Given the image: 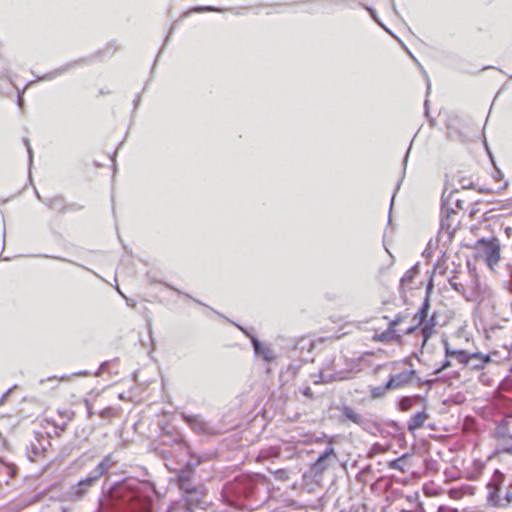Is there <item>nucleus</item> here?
I'll return each mask as SVG.
<instances>
[{"instance_id": "14", "label": "nucleus", "mask_w": 512, "mask_h": 512, "mask_svg": "<svg viewBox=\"0 0 512 512\" xmlns=\"http://www.w3.org/2000/svg\"><path fill=\"white\" fill-rule=\"evenodd\" d=\"M449 496L452 498V499H455V500H459L462 498L463 496V492L459 489H451L449 491Z\"/></svg>"}, {"instance_id": "8", "label": "nucleus", "mask_w": 512, "mask_h": 512, "mask_svg": "<svg viewBox=\"0 0 512 512\" xmlns=\"http://www.w3.org/2000/svg\"><path fill=\"white\" fill-rule=\"evenodd\" d=\"M98 479V476L85 478L75 486L72 487L71 494L73 499H79L83 497L88 489L94 484V482Z\"/></svg>"}, {"instance_id": "11", "label": "nucleus", "mask_w": 512, "mask_h": 512, "mask_svg": "<svg viewBox=\"0 0 512 512\" xmlns=\"http://www.w3.org/2000/svg\"><path fill=\"white\" fill-rule=\"evenodd\" d=\"M343 415L354 423H360L362 416L349 407L343 409Z\"/></svg>"}, {"instance_id": "16", "label": "nucleus", "mask_w": 512, "mask_h": 512, "mask_svg": "<svg viewBox=\"0 0 512 512\" xmlns=\"http://www.w3.org/2000/svg\"><path fill=\"white\" fill-rule=\"evenodd\" d=\"M193 11L201 13V12L217 11V10L215 8H213V7H196V8L193 9Z\"/></svg>"}, {"instance_id": "10", "label": "nucleus", "mask_w": 512, "mask_h": 512, "mask_svg": "<svg viewBox=\"0 0 512 512\" xmlns=\"http://www.w3.org/2000/svg\"><path fill=\"white\" fill-rule=\"evenodd\" d=\"M416 401L415 397H403L399 402V410L402 412L409 411Z\"/></svg>"}, {"instance_id": "20", "label": "nucleus", "mask_w": 512, "mask_h": 512, "mask_svg": "<svg viewBox=\"0 0 512 512\" xmlns=\"http://www.w3.org/2000/svg\"><path fill=\"white\" fill-rule=\"evenodd\" d=\"M398 461H399V460H394V461H392V462L389 464V466H390L391 468L398 469V468H399V466H398Z\"/></svg>"}, {"instance_id": "2", "label": "nucleus", "mask_w": 512, "mask_h": 512, "mask_svg": "<svg viewBox=\"0 0 512 512\" xmlns=\"http://www.w3.org/2000/svg\"><path fill=\"white\" fill-rule=\"evenodd\" d=\"M487 500L493 506L505 507L512 502L510 485H505V476L496 470L487 484Z\"/></svg>"}, {"instance_id": "18", "label": "nucleus", "mask_w": 512, "mask_h": 512, "mask_svg": "<svg viewBox=\"0 0 512 512\" xmlns=\"http://www.w3.org/2000/svg\"><path fill=\"white\" fill-rule=\"evenodd\" d=\"M507 186V184H505L503 187L499 188V189H492V188H487V189H484L482 190V192H486V193H498L500 192L501 190L505 189Z\"/></svg>"}, {"instance_id": "15", "label": "nucleus", "mask_w": 512, "mask_h": 512, "mask_svg": "<svg viewBox=\"0 0 512 512\" xmlns=\"http://www.w3.org/2000/svg\"><path fill=\"white\" fill-rule=\"evenodd\" d=\"M446 358H448V357L446 356ZM450 366H451L450 360L446 359L439 368L435 369L434 374H439L440 372L449 368Z\"/></svg>"}, {"instance_id": "3", "label": "nucleus", "mask_w": 512, "mask_h": 512, "mask_svg": "<svg viewBox=\"0 0 512 512\" xmlns=\"http://www.w3.org/2000/svg\"><path fill=\"white\" fill-rule=\"evenodd\" d=\"M445 356L453 357L463 368L478 371L482 370L492 361L490 354L481 352L469 353L465 350H453L448 344L445 346Z\"/></svg>"}, {"instance_id": "5", "label": "nucleus", "mask_w": 512, "mask_h": 512, "mask_svg": "<svg viewBox=\"0 0 512 512\" xmlns=\"http://www.w3.org/2000/svg\"><path fill=\"white\" fill-rule=\"evenodd\" d=\"M416 378V371L414 370H404L399 373L392 375L387 381V388L391 390H397L404 388L411 384Z\"/></svg>"}, {"instance_id": "12", "label": "nucleus", "mask_w": 512, "mask_h": 512, "mask_svg": "<svg viewBox=\"0 0 512 512\" xmlns=\"http://www.w3.org/2000/svg\"><path fill=\"white\" fill-rule=\"evenodd\" d=\"M390 390H391L390 388H387V383H386L384 386L372 387L370 390V395L374 399L381 398Z\"/></svg>"}, {"instance_id": "9", "label": "nucleus", "mask_w": 512, "mask_h": 512, "mask_svg": "<svg viewBox=\"0 0 512 512\" xmlns=\"http://www.w3.org/2000/svg\"><path fill=\"white\" fill-rule=\"evenodd\" d=\"M429 415L426 411H420L414 414L407 423V429L410 433H415V431L421 429L424 426V423L428 420Z\"/></svg>"}, {"instance_id": "22", "label": "nucleus", "mask_w": 512, "mask_h": 512, "mask_svg": "<svg viewBox=\"0 0 512 512\" xmlns=\"http://www.w3.org/2000/svg\"><path fill=\"white\" fill-rule=\"evenodd\" d=\"M65 412H69V411H68V410H64V411H59V412H58L59 416L61 417V420H63V419H64V417H65Z\"/></svg>"}, {"instance_id": "19", "label": "nucleus", "mask_w": 512, "mask_h": 512, "mask_svg": "<svg viewBox=\"0 0 512 512\" xmlns=\"http://www.w3.org/2000/svg\"><path fill=\"white\" fill-rule=\"evenodd\" d=\"M184 420H185L189 425H193V423L197 421L196 417H193V416H184Z\"/></svg>"}, {"instance_id": "6", "label": "nucleus", "mask_w": 512, "mask_h": 512, "mask_svg": "<svg viewBox=\"0 0 512 512\" xmlns=\"http://www.w3.org/2000/svg\"><path fill=\"white\" fill-rule=\"evenodd\" d=\"M73 412H65V417L63 420L56 421L53 418H45L43 419L41 426L43 428H48L52 426L54 428V435L60 437L62 433L67 429L68 424L73 419Z\"/></svg>"}, {"instance_id": "7", "label": "nucleus", "mask_w": 512, "mask_h": 512, "mask_svg": "<svg viewBox=\"0 0 512 512\" xmlns=\"http://www.w3.org/2000/svg\"><path fill=\"white\" fill-rule=\"evenodd\" d=\"M441 228L449 235H454L460 228L459 214L455 211L447 212L442 218Z\"/></svg>"}, {"instance_id": "21", "label": "nucleus", "mask_w": 512, "mask_h": 512, "mask_svg": "<svg viewBox=\"0 0 512 512\" xmlns=\"http://www.w3.org/2000/svg\"><path fill=\"white\" fill-rule=\"evenodd\" d=\"M412 279V277L408 274H406L405 276L402 277L401 281L402 283H405L407 281H410Z\"/></svg>"}, {"instance_id": "13", "label": "nucleus", "mask_w": 512, "mask_h": 512, "mask_svg": "<svg viewBox=\"0 0 512 512\" xmlns=\"http://www.w3.org/2000/svg\"><path fill=\"white\" fill-rule=\"evenodd\" d=\"M330 455H334V450H333L332 448H331V449H329L328 451H326L323 455H321V456L318 458L317 462L315 463V466H316V467L321 466V465H322V463L324 462V460H325L328 456H330Z\"/></svg>"}, {"instance_id": "24", "label": "nucleus", "mask_w": 512, "mask_h": 512, "mask_svg": "<svg viewBox=\"0 0 512 512\" xmlns=\"http://www.w3.org/2000/svg\"><path fill=\"white\" fill-rule=\"evenodd\" d=\"M110 411H111V409H110V410H107V411L102 412V413H101V416H104V414H105V413H108V412H110Z\"/></svg>"}, {"instance_id": "4", "label": "nucleus", "mask_w": 512, "mask_h": 512, "mask_svg": "<svg viewBox=\"0 0 512 512\" xmlns=\"http://www.w3.org/2000/svg\"><path fill=\"white\" fill-rule=\"evenodd\" d=\"M476 259H482L490 269H493L501 259V246L496 237L490 239L481 238L474 245Z\"/></svg>"}, {"instance_id": "23", "label": "nucleus", "mask_w": 512, "mask_h": 512, "mask_svg": "<svg viewBox=\"0 0 512 512\" xmlns=\"http://www.w3.org/2000/svg\"><path fill=\"white\" fill-rule=\"evenodd\" d=\"M85 405L87 406L88 409L91 408V404H90V402L88 400H85Z\"/></svg>"}, {"instance_id": "1", "label": "nucleus", "mask_w": 512, "mask_h": 512, "mask_svg": "<svg viewBox=\"0 0 512 512\" xmlns=\"http://www.w3.org/2000/svg\"><path fill=\"white\" fill-rule=\"evenodd\" d=\"M430 310V299L427 295L422 303L421 307L413 316L414 324L408 326L405 329H400L399 326L405 322L407 316L398 314L394 319L384 316L382 319L386 321V328L373 336L374 340L377 341H395L401 338L403 334L409 335L414 334L420 330L423 338V344H425L429 338L435 333L436 321L435 317L432 316L428 319V313Z\"/></svg>"}, {"instance_id": "17", "label": "nucleus", "mask_w": 512, "mask_h": 512, "mask_svg": "<svg viewBox=\"0 0 512 512\" xmlns=\"http://www.w3.org/2000/svg\"><path fill=\"white\" fill-rule=\"evenodd\" d=\"M460 185L462 188H471L472 187V181L470 179H462L460 181Z\"/></svg>"}]
</instances>
